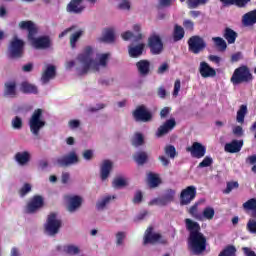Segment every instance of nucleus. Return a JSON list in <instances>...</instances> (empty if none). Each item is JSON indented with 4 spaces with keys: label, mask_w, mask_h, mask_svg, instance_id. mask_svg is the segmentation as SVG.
<instances>
[{
    "label": "nucleus",
    "mask_w": 256,
    "mask_h": 256,
    "mask_svg": "<svg viewBox=\"0 0 256 256\" xmlns=\"http://www.w3.org/2000/svg\"><path fill=\"white\" fill-rule=\"evenodd\" d=\"M20 91L25 94H31L37 95L38 90L37 86L30 84L29 82H22L20 85Z\"/></svg>",
    "instance_id": "2f4dec72"
},
{
    "label": "nucleus",
    "mask_w": 256,
    "mask_h": 256,
    "mask_svg": "<svg viewBox=\"0 0 256 256\" xmlns=\"http://www.w3.org/2000/svg\"><path fill=\"white\" fill-rule=\"evenodd\" d=\"M63 250H64V253H67V255H79V253L81 251L79 249V247H77L73 244L64 246Z\"/></svg>",
    "instance_id": "c03bdc74"
},
{
    "label": "nucleus",
    "mask_w": 256,
    "mask_h": 256,
    "mask_svg": "<svg viewBox=\"0 0 256 256\" xmlns=\"http://www.w3.org/2000/svg\"><path fill=\"white\" fill-rule=\"evenodd\" d=\"M131 143L133 147H141V145H145V137H143V134L137 132L134 134Z\"/></svg>",
    "instance_id": "58836bf2"
},
{
    "label": "nucleus",
    "mask_w": 256,
    "mask_h": 256,
    "mask_svg": "<svg viewBox=\"0 0 256 256\" xmlns=\"http://www.w3.org/2000/svg\"><path fill=\"white\" fill-rule=\"evenodd\" d=\"M165 151V155H167V157H170V159H174V157H177V149H175V146L173 145H167L164 148Z\"/></svg>",
    "instance_id": "de8ad7c7"
},
{
    "label": "nucleus",
    "mask_w": 256,
    "mask_h": 256,
    "mask_svg": "<svg viewBox=\"0 0 256 256\" xmlns=\"http://www.w3.org/2000/svg\"><path fill=\"white\" fill-rule=\"evenodd\" d=\"M172 37L174 43L181 41L185 37V30L179 24H175Z\"/></svg>",
    "instance_id": "c756f323"
},
{
    "label": "nucleus",
    "mask_w": 256,
    "mask_h": 256,
    "mask_svg": "<svg viewBox=\"0 0 256 256\" xmlns=\"http://www.w3.org/2000/svg\"><path fill=\"white\" fill-rule=\"evenodd\" d=\"M113 169V162L111 160H104L100 167V179L102 181H106L111 175V171Z\"/></svg>",
    "instance_id": "412c9836"
},
{
    "label": "nucleus",
    "mask_w": 256,
    "mask_h": 256,
    "mask_svg": "<svg viewBox=\"0 0 256 256\" xmlns=\"http://www.w3.org/2000/svg\"><path fill=\"white\" fill-rule=\"evenodd\" d=\"M70 129H77L80 127L81 122L79 120H70L68 122Z\"/></svg>",
    "instance_id": "338daca9"
},
{
    "label": "nucleus",
    "mask_w": 256,
    "mask_h": 256,
    "mask_svg": "<svg viewBox=\"0 0 256 256\" xmlns=\"http://www.w3.org/2000/svg\"><path fill=\"white\" fill-rule=\"evenodd\" d=\"M232 189H239V182L237 181H230L227 182L226 189L224 190V193L229 194Z\"/></svg>",
    "instance_id": "5fc2aeb1"
},
{
    "label": "nucleus",
    "mask_w": 256,
    "mask_h": 256,
    "mask_svg": "<svg viewBox=\"0 0 256 256\" xmlns=\"http://www.w3.org/2000/svg\"><path fill=\"white\" fill-rule=\"evenodd\" d=\"M183 27L188 31H193V29H195V23L191 20H184Z\"/></svg>",
    "instance_id": "4d7b16f0"
},
{
    "label": "nucleus",
    "mask_w": 256,
    "mask_h": 256,
    "mask_svg": "<svg viewBox=\"0 0 256 256\" xmlns=\"http://www.w3.org/2000/svg\"><path fill=\"white\" fill-rule=\"evenodd\" d=\"M195 197H197V187L187 186L180 193V205H190L192 201H195Z\"/></svg>",
    "instance_id": "9b49d317"
},
{
    "label": "nucleus",
    "mask_w": 256,
    "mask_h": 256,
    "mask_svg": "<svg viewBox=\"0 0 256 256\" xmlns=\"http://www.w3.org/2000/svg\"><path fill=\"white\" fill-rule=\"evenodd\" d=\"M148 183L152 188L159 187V185H161V178L158 174L150 172L148 174Z\"/></svg>",
    "instance_id": "72a5a7b5"
},
{
    "label": "nucleus",
    "mask_w": 256,
    "mask_h": 256,
    "mask_svg": "<svg viewBox=\"0 0 256 256\" xmlns=\"http://www.w3.org/2000/svg\"><path fill=\"white\" fill-rule=\"evenodd\" d=\"M218 256H237V248L235 245H227Z\"/></svg>",
    "instance_id": "c9c22d12"
},
{
    "label": "nucleus",
    "mask_w": 256,
    "mask_h": 256,
    "mask_svg": "<svg viewBox=\"0 0 256 256\" xmlns=\"http://www.w3.org/2000/svg\"><path fill=\"white\" fill-rule=\"evenodd\" d=\"M102 41L105 43H114L115 42V30L113 28H108L105 30V33L102 37Z\"/></svg>",
    "instance_id": "e433bc0d"
},
{
    "label": "nucleus",
    "mask_w": 256,
    "mask_h": 256,
    "mask_svg": "<svg viewBox=\"0 0 256 256\" xmlns=\"http://www.w3.org/2000/svg\"><path fill=\"white\" fill-rule=\"evenodd\" d=\"M12 127L14 129L20 130L23 129V119L19 116H16L12 119Z\"/></svg>",
    "instance_id": "603ef678"
},
{
    "label": "nucleus",
    "mask_w": 256,
    "mask_h": 256,
    "mask_svg": "<svg viewBox=\"0 0 256 256\" xmlns=\"http://www.w3.org/2000/svg\"><path fill=\"white\" fill-rule=\"evenodd\" d=\"M83 1L84 0H71L66 7V11L68 13H74V15H81V13L85 11Z\"/></svg>",
    "instance_id": "f3484780"
},
{
    "label": "nucleus",
    "mask_w": 256,
    "mask_h": 256,
    "mask_svg": "<svg viewBox=\"0 0 256 256\" xmlns=\"http://www.w3.org/2000/svg\"><path fill=\"white\" fill-rule=\"evenodd\" d=\"M189 215L193 217L194 219H197L198 221H201L203 219V216L199 213V202H196L194 205H192L188 210Z\"/></svg>",
    "instance_id": "f704fd0d"
},
{
    "label": "nucleus",
    "mask_w": 256,
    "mask_h": 256,
    "mask_svg": "<svg viewBox=\"0 0 256 256\" xmlns=\"http://www.w3.org/2000/svg\"><path fill=\"white\" fill-rule=\"evenodd\" d=\"M186 3L188 9H197V7L201 5H207V3H209V0H187Z\"/></svg>",
    "instance_id": "a19ab883"
},
{
    "label": "nucleus",
    "mask_w": 256,
    "mask_h": 256,
    "mask_svg": "<svg viewBox=\"0 0 256 256\" xmlns=\"http://www.w3.org/2000/svg\"><path fill=\"white\" fill-rule=\"evenodd\" d=\"M247 115V105H241L237 111L236 121L237 123H245V116Z\"/></svg>",
    "instance_id": "ea45409f"
},
{
    "label": "nucleus",
    "mask_w": 256,
    "mask_h": 256,
    "mask_svg": "<svg viewBox=\"0 0 256 256\" xmlns=\"http://www.w3.org/2000/svg\"><path fill=\"white\" fill-rule=\"evenodd\" d=\"M45 125H47V122L43 120V109L38 108L34 110L29 119V128L32 135L39 137V133Z\"/></svg>",
    "instance_id": "39448f33"
},
{
    "label": "nucleus",
    "mask_w": 256,
    "mask_h": 256,
    "mask_svg": "<svg viewBox=\"0 0 256 256\" xmlns=\"http://www.w3.org/2000/svg\"><path fill=\"white\" fill-rule=\"evenodd\" d=\"M77 163H79V156H77L75 151L69 152L67 155L56 159V165H58V167H69Z\"/></svg>",
    "instance_id": "ddd939ff"
},
{
    "label": "nucleus",
    "mask_w": 256,
    "mask_h": 256,
    "mask_svg": "<svg viewBox=\"0 0 256 256\" xmlns=\"http://www.w3.org/2000/svg\"><path fill=\"white\" fill-rule=\"evenodd\" d=\"M179 91H181V80L177 79L174 83L173 96L177 97L179 95Z\"/></svg>",
    "instance_id": "13d9d810"
},
{
    "label": "nucleus",
    "mask_w": 256,
    "mask_h": 256,
    "mask_svg": "<svg viewBox=\"0 0 256 256\" xmlns=\"http://www.w3.org/2000/svg\"><path fill=\"white\" fill-rule=\"evenodd\" d=\"M206 47L207 43H205V40L201 36L195 35L188 39V51L194 55H199L201 51H205Z\"/></svg>",
    "instance_id": "6e6552de"
},
{
    "label": "nucleus",
    "mask_w": 256,
    "mask_h": 256,
    "mask_svg": "<svg viewBox=\"0 0 256 256\" xmlns=\"http://www.w3.org/2000/svg\"><path fill=\"white\" fill-rule=\"evenodd\" d=\"M253 74L247 65L236 68L230 78L233 85H241V83H253Z\"/></svg>",
    "instance_id": "20e7f679"
},
{
    "label": "nucleus",
    "mask_w": 256,
    "mask_h": 256,
    "mask_svg": "<svg viewBox=\"0 0 256 256\" xmlns=\"http://www.w3.org/2000/svg\"><path fill=\"white\" fill-rule=\"evenodd\" d=\"M62 225L63 222L60 219H57V214L52 212L48 215L44 228L48 235L53 236L59 233Z\"/></svg>",
    "instance_id": "0eeeda50"
},
{
    "label": "nucleus",
    "mask_w": 256,
    "mask_h": 256,
    "mask_svg": "<svg viewBox=\"0 0 256 256\" xmlns=\"http://www.w3.org/2000/svg\"><path fill=\"white\" fill-rule=\"evenodd\" d=\"M136 68L141 77H147L151 73V62L149 60H140L136 63Z\"/></svg>",
    "instance_id": "aec40b11"
},
{
    "label": "nucleus",
    "mask_w": 256,
    "mask_h": 256,
    "mask_svg": "<svg viewBox=\"0 0 256 256\" xmlns=\"http://www.w3.org/2000/svg\"><path fill=\"white\" fill-rule=\"evenodd\" d=\"M199 73L204 79L209 77H216L217 71L214 70L207 62H201L199 67Z\"/></svg>",
    "instance_id": "6ab92c4d"
},
{
    "label": "nucleus",
    "mask_w": 256,
    "mask_h": 256,
    "mask_svg": "<svg viewBox=\"0 0 256 256\" xmlns=\"http://www.w3.org/2000/svg\"><path fill=\"white\" fill-rule=\"evenodd\" d=\"M133 159L137 165H145L149 161V155L145 151H139L133 155Z\"/></svg>",
    "instance_id": "c85d7f7f"
},
{
    "label": "nucleus",
    "mask_w": 256,
    "mask_h": 256,
    "mask_svg": "<svg viewBox=\"0 0 256 256\" xmlns=\"http://www.w3.org/2000/svg\"><path fill=\"white\" fill-rule=\"evenodd\" d=\"M125 232H118L116 234V245H121L125 239Z\"/></svg>",
    "instance_id": "e2e57ef3"
},
{
    "label": "nucleus",
    "mask_w": 256,
    "mask_h": 256,
    "mask_svg": "<svg viewBox=\"0 0 256 256\" xmlns=\"http://www.w3.org/2000/svg\"><path fill=\"white\" fill-rule=\"evenodd\" d=\"M213 165V158L206 156L199 164L198 169H204V167H211Z\"/></svg>",
    "instance_id": "3c124183"
},
{
    "label": "nucleus",
    "mask_w": 256,
    "mask_h": 256,
    "mask_svg": "<svg viewBox=\"0 0 256 256\" xmlns=\"http://www.w3.org/2000/svg\"><path fill=\"white\" fill-rule=\"evenodd\" d=\"M169 71V64L167 62L163 63L161 66H159L157 73L158 75H163V73Z\"/></svg>",
    "instance_id": "680f3d73"
},
{
    "label": "nucleus",
    "mask_w": 256,
    "mask_h": 256,
    "mask_svg": "<svg viewBox=\"0 0 256 256\" xmlns=\"http://www.w3.org/2000/svg\"><path fill=\"white\" fill-rule=\"evenodd\" d=\"M141 201H143V192H141V190H138V191L135 193L132 202H133L135 205H139V203H141Z\"/></svg>",
    "instance_id": "6e6d98bb"
},
{
    "label": "nucleus",
    "mask_w": 256,
    "mask_h": 256,
    "mask_svg": "<svg viewBox=\"0 0 256 256\" xmlns=\"http://www.w3.org/2000/svg\"><path fill=\"white\" fill-rule=\"evenodd\" d=\"M256 24V9L245 13L242 16V25L244 27H253Z\"/></svg>",
    "instance_id": "5701e85b"
},
{
    "label": "nucleus",
    "mask_w": 256,
    "mask_h": 256,
    "mask_svg": "<svg viewBox=\"0 0 256 256\" xmlns=\"http://www.w3.org/2000/svg\"><path fill=\"white\" fill-rule=\"evenodd\" d=\"M186 230L189 232L188 249L193 255H201L207 250V237L201 232V225L191 218L184 220Z\"/></svg>",
    "instance_id": "f257e3e1"
},
{
    "label": "nucleus",
    "mask_w": 256,
    "mask_h": 256,
    "mask_svg": "<svg viewBox=\"0 0 256 256\" xmlns=\"http://www.w3.org/2000/svg\"><path fill=\"white\" fill-rule=\"evenodd\" d=\"M212 41L219 51H225L227 49V42L221 37H213Z\"/></svg>",
    "instance_id": "79ce46f5"
},
{
    "label": "nucleus",
    "mask_w": 256,
    "mask_h": 256,
    "mask_svg": "<svg viewBox=\"0 0 256 256\" xmlns=\"http://www.w3.org/2000/svg\"><path fill=\"white\" fill-rule=\"evenodd\" d=\"M244 211H251L250 217L256 219V198H251L243 204Z\"/></svg>",
    "instance_id": "bb28decb"
},
{
    "label": "nucleus",
    "mask_w": 256,
    "mask_h": 256,
    "mask_svg": "<svg viewBox=\"0 0 256 256\" xmlns=\"http://www.w3.org/2000/svg\"><path fill=\"white\" fill-rule=\"evenodd\" d=\"M8 53L10 59H21L25 53V42L17 37H14L10 42Z\"/></svg>",
    "instance_id": "423d86ee"
},
{
    "label": "nucleus",
    "mask_w": 256,
    "mask_h": 256,
    "mask_svg": "<svg viewBox=\"0 0 256 256\" xmlns=\"http://www.w3.org/2000/svg\"><path fill=\"white\" fill-rule=\"evenodd\" d=\"M248 3H251V0H234V5H236V7H239L240 9H243V7H247Z\"/></svg>",
    "instance_id": "bf43d9fd"
},
{
    "label": "nucleus",
    "mask_w": 256,
    "mask_h": 256,
    "mask_svg": "<svg viewBox=\"0 0 256 256\" xmlns=\"http://www.w3.org/2000/svg\"><path fill=\"white\" fill-rule=\"evenodd\" d=\"M112 187L114 189H122V187H127V180H125L123 177H116L112 181Z\"/></svg>",
    "instance_id": "37998d69"
},
{
    "label": "nucleus",
    "mask_w": 256,
    "mask_h": 256,
    "mask_svg": "<svg viewBox=\"0 0 256 256\" xmlns=\"http://www.w3.org/2000/svg\"><path fill=\"white\" fill-rule=\"evenodd\" d=\"M143 51H145V43H140L136 46H129L128 53L130 57L136 59V57H141L143 55Z\"/></svg>",
    "instance_id": "a878e982"
},
{
    "label": "nucleus",
    "mask_w": 256,
    "mask_h": 256,
    "mask_svg": "<svg viewBox=\"0 0 256 256\" xmlns=\"http://www.w3.org/2000/svg\"><path fill=\"white\" fill-rule=\"evenodd\" d=\"M155 243H161V245H167V239L159 233H153V226H149L144 234L143 245H155Z\"/></svg>",
    "instance_id": "1a4fd4ad"
},
{
    "label": "nucleus",
    "mask_w": 256,
    "mask_h": 256,
    "mask_svg": "<svg viewBox=\"0 0 256 256\" xmlns=\"http://www.w3.org/2000/svg\"><path fill=\"white\" fill-rule=\"evenodd\" d=\"M112 199H115V196H111V195L105 196L104 198H102V200L96 203V209L98 211H101V209H105V207H107V205L111 203Z\"/></svg>",
    "instance_id": "4c0bfd02"
},
{
    "label": "nucleus",
    "mask_w": 256,
    "mask_h": 256,
    "mask_svg": "<svg viewBox=\"0 0 256 256\" xmlns=\"http://www.w3.org/2000/svg\"><path fill=\"white\" fill-rule=\"evenodd\" d=\"M31 184L25 183L19 190L20 197H25L28 193H31Z\"/></svg>",
    "instance_id": "864d4df0"
},
{
    "label": "nucleus",
    "mask_w": 256,
    "mask_h": 256,
    "mask_svg": "<svg viewBox=\"0 0 256 256\" xmlns=\"http://www.w3.org/2000/svg\"><path fill=\"white\" fill-rule=\"evenodd\" d=\"M81 35H83V31L79 30L70 36V46L72 49H75L77 42L81 38Z\"/></svg>",
    "instance_id": "49530a36"
},
{
    "label": "nucleus",
    "mask_w": 256,
    "mask_h": 256,
    "mask_svg": "<svg viewBox=\"0 0 256 256\" xmlns=\"http://www.w3.org/2000/svg\"><path fill=\"white\" fill-rule=\"evenodd\" d=\"M5 97H11L12 99L17 97V82L10 81L4 84Z\"/></svg>",
    "instance_id": "b1692460"
},
{
    "label": "nucleus",
    "mask_w": 256,
    "mask_h": 256,
    "mask_svg": "<svg viewBox=\"0 0 256 256\" xmlns=\"http://www.w3.org/2000/svg\"><path fill=\"white\" fill-rule=\"evenodd\" d=\"M133 31H134V33H137V35H134V41H135V43H139V41H141V39H143V34L141 33V25L135 24L133 26Z\"/></svg>",
    "instance_id": "09e8293b"
},
{
    "label": "nucleus",
    "mask_w": 256,
    "mask_h": 256,
    "mask_svg": "<svg viewBox=\"0 0 256 256\" xmlns=\"http://www.w3.org/2000/svg\"><path fill=\"white\" fill-rule=\"evenodd\" d=\"M148 205L153 206V205H160L161 207H165V204H163V200L161 197L152 199Z\"/></svg>",
    "instance_id": "0e129e2a"
},
{
    "label": "nucleus",
    "mask_w": 256,
    "mask_h": 256,
    "mask_svg": "<svg viewBox=\"0 0 256 256\" xmlns=\"http://www.w3.org/2000/svg\"><path fill=\"white\" fill-rule=\"evenodd\" d=\"M22 31H28V40L32 42L36 49H49L51 47V40L47 36L35 38L37 35V27L32 21H21L19 23Z\"/></svg>",
    "instance_id": "7ed1b4c3"
},
{
    "label": "nucleus",
    "mask_w": 256,
    "mask_h": 256,
    "mask_svg": "<svg viewBox=\"0 0 256 256\" xmlns=\"http://www.w3.org/2000/svg\"><path fill=\"white\" fill-rule=\"evenodd\" d=\"M148 47L152 55H161L163 53V40L161 36L154 34L148 38Z\"/></svg>",
    "instance_id": "f8f14e48"
},
{
    "label": "nucleus",
    "mask_w": 256,
    "mask_h": 256,
    "mask_svg": "<svg viewBox=\"0 0 256 256\" xmlns=\"http://www.w3.org/2000/svg\"><path fill=\"white\" fill-rule=\"evenodd\" d=\"M202 217H204V219H207L208 221H211L213 217H215V209L211 206L204 208L202 212Z\"/></svg>",
    "instance_id": "a18cd8bd"
},
{
    "label": "nucleus",
    "mask_w": 256,
    "mask_h": 256,
    "mask_svg": "<svg viewBox=\"0 0 256 256\" xmlns=\"http://www.w3.org/2000/svg\"><path fill=\"white\" fill-rule=\"evenodd\" d=\"M134 120L139 123H149L153 119V114L147 109L145 105L138 106L132 112Z\"/></svg>",
    "instance_id": "9d476101"
},
{
    "label": "nucleus",
    "mask_w": 256,
    "mask_h": 256,
    "mask_svg": "<svg viewBox=\"0 0 256 256\" xmlns=\"http://www.w3.org/2000/svg\"><path fill=\"white\" fill-rule=\"evenodd\" d=\"M241 149H243V140H232L224 146L226 153H239Z\"/></svg>",
    "instance_id": "4be33fe9"
},
{
    "label": "nucleus",
    "mask_w": 256,
    "mask_h": 256,
    "mask_svg": "<svg viewBox=\"0 0 256 256\" xmlns=\"http://www.w3.org/2000/svg\"><path fill=\"white\" fill-rule=\"evenodd\" d=\"M55 75H57V68L54 65H48L42 74L41 80L43 83H49L50 79H55Z\"/></svg>",
    "instance_id": "393cba45"
},
{
    "label": "nucleus",
    "mask_w": 256,
    "mask_h": 256,
    "mask_svg": "<svg viewBox=\"0 0 256 256\" xmlns=\"http://www.w3.org/2000/svg\"><path fill=\"white\" fill-rule=\"evenodd\" d=\"M186 151L194 159H203L207 153V147L200 142H194L191 146L186 147Z\"/></svg>",
    "instance_id": "4468645a"
},
{
    "label": "nucleus",
    "mask_w": 256,
    "mask_h": 256,
    "mask_svg": "<svg viewBox=\"0 0 256 256\" xmlns=\"http://www.w3.org/2000/svg\"><path fill=\"white\" fill-rule=\"evenodd\" d=\"M177 125V122L175 121V118H171L166 120L163 125H161L157 132L156 135L157 137H163V135H167V133H169V131H173V129H175Z\"/></svg>",
    "instance_id": "a211bd4d"
},
{
    "label": "nucleus",
    "mask_w": 256,
    "mask_h": 256,
    "mask_svg": "<svg viewBox=\"0 0 256 256\" xmlns=\"http://www.w3.org/2000/svg\"><path fill=\"white\" fill-rule=\"evenodd\" d=\"M162 199V203L165 205H169L175 199V190L168 189L166 190L165 194L160 197Z\"/></svg>",
    "instance_id": "473e14b6"
},
{
    "label": "nucleus",
    "mask_w": 256,
    "mask_h": 256,
    "mask_svg": "<svg viewBox=\"0 0 256 256\" xmlns=\"http://www.w3.org/2000/svg\"><path fill=\"white\" fill-rule=\"evenodd\" d=\"M223 37L224 39H226L229 45H233V43L237 41L238 35H237V32H235L233 29L225 28Z\"/></svg>",
    "instance_id": "cd10ccee"
},
{
    "label": "nucleus",
    "mask_w": 256,
    "mask_h": 256,
    "mask_svg": "<svg viewBox=\"0 0 256 256\" xmlns=\"http://www.w3.org/2000/svg\"><path fill=\"white\" fill-rule=\"evenodd\" d=\"M68 200L67 210L69 213H75L83 205V198L79 195L67 196Z\"/></svg>",
    "instance_id": "dca6fc26"
},
{
    "label": "nucleus",
    "mask_w": 256,
    "mask_h": 256,
    "mask_svg": "<svg viewBox=\"0 0 256 256\" xmlns=\"http://www.w3.org/2000/svg\"><path fill=\"white\" fill-rule=\"evenodd\" d=\"M31 159V154L29 152H17L15 155V161L19 163V165H27Z\"/></svg>",
    "instance_id": "7c9ffc66"
},
{
    "label": "nucleus",
    "mask_w": 256,
    "mask_h": 256,
    "mask_svg": "<svg viewBox=\"0 0 256 256\" xmlns=\"http://www.w3.org/2000/svg\"><path fill=\"white\" fill-rule=\"evenodd\" d=\"M118 9H121L123 11H129V9H131V2L124 0L118 5Z\"/></svg>",
    "instance_id": "052dcab7"
},
{
    "label": "nucleus",
    "mask_w": 256,
    "mask_h": 256,
    "mask_svg": "<svg viewBox=\"0 0 256 256\" xmlns=\"http://www.w3.org/2000/svg\"><path fill=\"white\" fill-rule=\"evenodd\" d=\"M242 251L245 256H256L255 251L251 250V248H249V247H243Z\"/></svg>",
    "instance_id": "774afa93"
},
{
    "label": "nucleus",
    "mask_w": 256,
    "mask_h": 256,
    "mask_svg": "<svg viewBox=\"0 0 256 256\" xmlns=\"http://www.w3.org/2000/svg\"><path fill=\"white\" fill-rule=\"evenodd\" d=\"M45 205V200L41 195H35L27 204V213H37Z\"/></svg>",
    "instance_id": "2eb2a0df"
},
{
    "label": "nucleus",
    "mask_w": 256,
    "mask_h": 256,
    "mask_svg": "<svg viewBox=\"0 0 256 256\" xmlns=\"http://www.w3.org/2000/svg\"><path fill=\"white\" fill-rule=\"evenodd\" d=\"M233 134L236 137H243V127L241 126H236L233 128Z\"/></svg>",
    "instance_id": "69168bd1"
},
{
    "label": "nucleus",
    "mask_w": 256,
    "mask_h": 256,
    "mask_svg": "<svg viewBox=\"0 0 256 256\" xmlns=\"http://www.w3.org/2000/svg\"><path fill=\"white\" fill-rule=\"evenodd\" d=\"M93 55V48L86 46L81 54L78 55L77 59L82 63V69H78V75H87L90 69L99 71L100 65L107 67V61L109 60V54H102L99 58V63L95 62L91 56Z\"/></svg>",
    "instance_id": "f03ea898"
},
{
    "label": "nucleus",
    "mask_w": 256,
    "mask_h": 256,
    "mask_svg": "<svg viewBox=\"0 0 256 256\" xmlns=\"http://www.w3.org/2000/svg\"><path fill=\"white\" fill-rule=\"evenodd\" d=\"M246 229L249 233L256 235V219L255 218L248 220L246 224Z\"/></svg>",
    "instance_id": "8fccbe9b"
}]
</instances>
